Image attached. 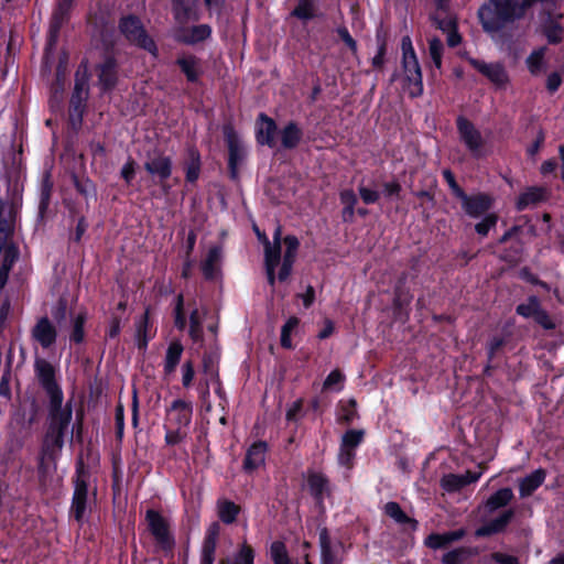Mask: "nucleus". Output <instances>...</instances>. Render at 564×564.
<instances>
[{
	"instance_id": "5701e85b",
	"label": "nucleus",
	"mask_w": 564,
	"mask_h": 564,
	"mask_svg": "<svg viewBox=\"0 0 564 564\" xmlns=\"http://www.w3.org/2000/svg\"><path fill=\"white\" fill-rule=\"evenodd\" d=\"M514 517L516 510L513 508L505 509L496 518L477 528L474 534L477 539H480L503 533Z\"/></svg>"
},
{
	"instance_id": "e433bc0d",
	"label": "nucleus",
	"mask_w": 564,
	"mask_h": 564,
	"mask_svg": "<svg viewBox=\"0 0 564 564\" xmlns=\"http://www.w3.org/2000/svg\"><path fill=\"white\" fill-rule=\"evenodd\" d=\"M546 478V470L538 468L531 474L527 475L519 481V494L521 498H527L543 485Z\"/></svg>"
},
{
	"instance_id": "a18cd8bd",
	"label": "nucleus",
	"mask_w": 564,
	"mask_h": 564,
	"mask_svg": "<svg viewBox=\"0 0 564 564\" xmlns=\"http://www.w3.org/2000/svg\"><path fill=\"white\" fill-rule=\"evenodd\" d=\"M546 47L542 46L533 50L525 59V65L531 75L538 76L545 68Z\"/></svg>"
},
{
	"instance_id": "c9c22d12",
	"label": "nucleus",
	"mask_w": 564,
	"mask_h": 564,
	"mask_svg": "<svg viewBox=\"0 0 564 564\" xmlns=\"http://www.w3.org/2000/svg\"><path fill=\"white\" fill-rule=\"evenodd\" d=\"M303 134L304 132L296 121H288L280 130L281 147L284 150H293L297 148L303 139Z\"/></svg>"
},
{
	"instance_id": "6e6d98bb",
	"label": "nucleus",
	"mask_w": 564,
	"mask_h": 564,
	"mask_svg": "<svg viewBox=\"0 0 564 564\" xmlns=\"http://www.w3.org/2000/svg\"><path fill=\"white\" fill-rule=\"evenodd\" d=\"M541 302L536 295H530L525 303H520L516 307V313L524 318H533L540 308Z\"/></svg>"
},
{
	"instance_id": "1a4fd4ad",
	"label": "nucleus",
	"mask_w": 564,
	"mask_h": 564,
	"mask_svg": "<svg viewBox=\"0 0 564 564\" xmlns=\"http://www.w3.org/2000/svg\"><path fill=\"white\" fill-rule=\"evenodd\" d=\"M456 128L459 140L465 144L471 156L476 160L482 159L486 154L484 152L485 140L481 132L464 116L456 118Z\"/></svg>"
},
{
	"instance_id": "39448f33",
	"label": "nucleus",
	"mask_w": 564,
	"mask_h": 564,
	"mask_svg": "<svg viewBox=\"0 0 564 564\" xmlns=\"http://www.w3.org/2000/svg\"><path fill=\"white\" fill-rule=\"evenodd\" d=\"M145 521L156 546L165 553L173 552L175 547V536L171 530L170 521L160 511L154 509L147 510Z\"/></svg>"
},
{
	"instance_id": "603ef678",
	"label": "nucleus",
	"mask_w": 564,
	"mask_h": 564,
	"mask_svg": "<svg viewBox=\"0 0 564 564\" xmlns=\"http://www.w3.org/2000/svg\"><path fill=\"white\" fill-rule=\"evenodd\" d=\"M270 557L273 564H292L286 545L283 541H273L270 545Z\"/></svg>"
},
{
	"instance_id": "774afa93",
	"label": "nucleus",
	"mask_w": 564,
	"mask_h": 564,
	"mask_svg": "<svg viewBox=\"0 0 564 564\" xmlns=\"http://www.w3.org/2000/svg\"><path fill=\"white\" fill-rule=\"evenodd\" d=\"M336 33L338 37L345 43V45L350 50V52L356 54L358 51V45L356 40L350 35L348 29L345 25L338 26L336 29Z\"/></svg>"
},
{
	"instance_id": "052dcab7",
	"label": "nucleus",
	"mask_w": 564,
	"mask_h": 564,
	"mask_svg": "<svg viewBox=\"0 0 564 564\" xmlns=\"http://www.w3.org/2000/svg\"><path fill=\"white\" fill-rule=\"evenodd\" d=\"M364 436V430L350 429L344 433L340 446L355 451L362 443Z\"/></svg>"
},
{
	"instance_id": "c85d7f7f",
	"label": "nucleus",
	"mask_w": 564,
	"mask_h": 564,
	"mask_svg": "<svg viewBox=\"0 0 564 564\" xmlns=\"http://www.w3.org/2000/svg\"><path fill=\"white\" fill-rule=\"evenodd\" d=\"M183 170L185 172V181L188 184H195L202 171V156L195 145L186 148L185 159L183 161Z\"/></svg>"
},
{
	"instance_id": "473e14b6",
	"label": "nucleus",
	"mask_w": 564,
	"mask_h": 564,
	"mask_svg": "<svg viewBox=\"0 0 564 564\" xmlns=\"http://www.w3.org/2000/svg\"><path fill=\"white\" fill-rule=\"evenodd\" d=\"M514 499L513 490L510 487H502L491 494L484 502L485 513L492 514L496 511L508 507Z\"/></svg>"
},
{
	"instance_id": "a211bd4d",
	"label": "nucleus",
	"mask_w": 564,
	"mask_h": 564,
	"mask_svg": "<svg viewBox=\"0 0 564 564\" xmlns=\"http://www.w3.org/2000/svg\"><path fill=\"white\" fill-rule=\"evenodd\" d=\"M466 61L469 65L484 75L496 86L502 87L508 80V74L501 63H486L485 61L467 56Z\"/></svg>"
},
{
	"instance_id": "4be33fe9",
	"label": "nucleus",
	"mask_w": 564,
	"mask_h": 564,
	"mask_svg": "<svg viewBox=\"0 0 564 564\" xmlns=\"http://www.w3.org/2000/svg\"><path fill=\"white\" fill-rule=\"evenodd\" d=\"M171 11L178 24L198 22L202 18L198 0H171Z\"/></svg>"
},
{
	"instance_id": "13d9d810",
	"label": "nucleus",
	"mask_w": 564,
	"mask_h": 564,
	"mask_svg": "<svg viewBox=\"0 0 564 564\" xmlns=\"http://www.w3.org/2000/svg\"><path fill=\"white\" fill-rule=\"evenodd\" d=\"M254 549L243 541L239 544L238 550L234 555V564H252L254 563Z\"/></svg>"
},
{
	"instance_id": "5fc2aeb1",
	"label": "nucleus",
	"mask_w": 564,
	"mask_h": 564,
	"mask_svg": "<svg viewBox=\"0 0 564 564\" xmlns=\"http://www.w3.org/2000/svg\"><path fill=\"white\" fill-rule=\"evenodd\" d=\"M76 225L69 229L68 242L79 245L83 240L84 235L88 230L89 223L85 215H80L75 220Z\"/></svg>"
},
{
	"instance_id": "4c0bfd02",
	"label": "nucleus",
	"mask_w": 564,
	"mask_h": 564,
	"mask_svg": "<svg viewBox=\"0 0 564 564\" xmlns=\"http://www.w3.org/2000/svg\"><path fill=\"white\" fill-rule=\"evenodd\" d=\"M89 64L87 58H83L77 66L74 76V88L73 94L84 95L89 97Z\"/></svg>"
},
{
	"instance_id": "a878e982",
	"label": "nucleus",
	"mask_w": 564,
	"mask_h": 564,
	"mask_svg": "<svg viewBox=\"0 0 564 564\" xmlns=\"http://www.w3.org/2000/svg\"><path fill=\"white\" fill-rule=\"evenodd\" d=\"M268 443L264 441L253 442L246 451L242 462V470L251 475L265 464Z\"/></svg>"
},
{
	"instance_id": "e2e57ef3",
	"label": "nucleus",
	"mask_w": 564,
	"mask_h": 564,
	"mask_svg": "<svg viewBox=\"0 0 564 564\" xmlns=\"http://www.w3.org/2000/svg\"><path fill=\"white\" fill-rule=\"evenodd\" d=\"M444 45L443 42L438 37H432L429 40V54L437 69L442 68V58H443Z\"/></svg>"
},
{
	"instance_id": "cd10ccee",
	"label": "nucleus",
	"mask_w": 564,
	"mask_h": 564,
	"mask_svg": "<svg viewBox=\"0 0 564 564\" xmlns=\"http://www.w3.org/2000/svg\"><path fill=\"white\" fill-rule=\"evenodd\" d=\"M221 253L223 250L219 246H213L209 248L205 260L200 264V270L206 281L212 282L221 278V268L219 264Z\"/></svg>"
},
{
	"instance_id": "bb28decb",
	"label": "nucleus",
	"mask_w": 564,
	"mask_h": 564,
	"mask_svg": "<svg viewBox=\"0 0 564 564\" xmlns=\"http://www.w3.org/2000/svg\"><path fill=\"white\" fill-rule=\"evenodd\" d=\"M409 273L403 271L398 276L393 290V310L395 314H400L406 310L413 300L411 289L408 286Z\"/></svg>"
},
{
	"instance_id": "4d7b16f0",
	"label": "nucleus",
	"mask_w": 564,
	"mask_h": 564,
	"mask_svg": "<svg viewBox=\"0 0 564 564\" xmlns=\"http://www.w3.org/2000/svg\"><path fill=\"white\" fill-rule=\"evenodd\" d=\"M481 217V220L475 225V231L480 237H487L489 231L497 226L499 216L497 213H488Z\"/></svg>"
},
{
	"instance_id": "412c9836",
	"label": "nucleus",
	"mask_w": 564,
	"mask_h": 564,
	"mask_svg": "<svg viewBox=\"0 0 564 564\" xmlns=\"http://www.w3.org/2000/svg\"><path fill=\"white\" fill-rule=\"evenodd\" d=\"M278 124L275 120L264 112H260L256 119V141L259 145H267L271 149L276 147L275 134Z\"/></svg>"
},
{
	"instance_id": "2f4dec72",
	"label": "nucleus",
	"mask_w": 564,
	"mask_h": 564,
	"mask_svg": "<svg viewBox=\"0 0 564 564\" xmlns=\"http://www.w3.org/2000/svg\"><path fill=\"white\" fill-rule=\"evenodd\" d=\"M64 444H65L64 436L45 432L42 448H41V457H40L39 468L41 469L43 467L44 459H48L50 462H55L58 457V454L63 449Z\"/></svg>"
},
{
	"instance_id": "f704fd0d",
	"label": "nucleus",
	"mask_w": 564,
	"mask_h": 564,
	"mask_svg": "<svg viewBox=\"0 0 564 564\" xmlns=\"http://www.w3.org/2000/svg\"><path fill=\"white\" fill-rule=\"evenodd\" d=\"M383 513L404 529L416 531L419 528V521L409 517L395 501L387 502L383 507Z\"/></svg>"
},
{
	"instance_id": "f3484780",
	"label": "nucleus",
	"mask_w": 564,
	"mask_h": 564,
	"mask_svg": "<svg viewBox=\"0 0 564 564\" xmlns=\"http://www.w3.org/2000/svg\"><path fill=\"white\" fill-rule=\"evenodd\" d=\"M174 64L185 76L188 84L197 85L202 83L204 69L202 66V59L198 56L192 53H183L177 55Z\"/></svg>"
},
{
	"instance_id": "69168bd1",
	"label": "nucleus",
	"mask_w": 564,
	"mask_h": 564,
	"mask_svg": "<svg viewBox=\"0 0 564 564\" xmlns=\"http://www.w3.org/2000/svg\"><path fill=\"white\" fill-rule=\"evenodd\" d=\"M424 544L433 550L446 549L452 544L447 532L444 533H431L426 536Z\"/></svg>"
},
{
	"instance_id": "7ed1b4c3",
	"label": "nucleus",
	"mask_w": 564,
	"mask_h": 564,
	"mask_svg": "<svg viewBox=\"0 0 564 564\" xmlns=\"http://www.w3.org/2000/svg\"><path fill=\"white\" fill-rule=\"evenodd\" d=\"M118 30L131 45L148 52L154 58L159 57L158 44L138 15L130 13L121 17Z\"/></svg>"
},
{
	"instance_id": "864d4df0",
	"label": "nucleus",
	"mask_w": 564,
	"mask_h": 564,
	"mask_svg": "<svg viewBox=\"0 0 564 564\" xmlns=\"http://www.w3.org/2000/svg\"><path fill=\"white\" fill-rule=\"evenodd\" d=\"M264 240V267L278 268L281 262V246H272L268 237Z\"/></svg>"
},
{
	"instance_id": "3c124183",
	"label": "nucleus",
	"mask_w": 564,
	"mask_h": 564,
	"mask_svg": "<svg viewBox=\"0 0 564 564\" xmlns=\"http://www.w3.org/2000/svg\"><path fill=\"white\" fill-rule=\"evenodd\" d=\"M471 556V551L467 546H459L443 554L442 564H464Z\"/></svg>"
},
{
	"instance_id": "2eb2a0df",
	"label": "nucleus",
	"mask_w": 564,
	"mask_h": 564,
	"mask_svg": "<svg viewBox=\"0 0 564 564\" xmlns=\"http://www.w3.org/2000/svg\"><path fill=\"white\" fill-rule=\"evenodd\" d=\"M213 29L209 24H195L192 26L177 28L174 33V40L178 44L195 46L212 37Z\"/></svg>"
},
{
	"instance_id": "7c9ffc66",
	"label": "nucleus",
	"mask_w": 564,
	"mask_h": 564,
	"mask_svg": "<svg viewBox=\"0 0 564 564\" xmlns=\"http://www.w3.org/2000/svg\"><path fill=\"white\" fill-rule=\"evenodd\" d=\"M88 98V96L76 95L73 93L70 95L68 106V126L74 132L79 131L83 126Z\"/></svg>"
},
{
	"instance_id": "bf43d9fd",
	"label": "nucleus",
	"mask_w": 564,
	"mask_h": 564,
	"mask_svg": "<svg viewBox=\"0 0 564 564\" xmlns=\"http://www.w3.org/2000/svg\"><path fill=\"white\" fill-rule=\"evenodd\" d=\"M299 324L300 318L296 316H291L282 326L280 343L283 348L291 349L293 347L291 334L299 326Z\"/></svg>"
},
{
	"instance_id": "c03bdc74",
	"label": "nucleus",
	"mask_w": 564,
	"mask_h": 564,
	"mask_svg": "<svg viewBox=\"0 0 564 564\" xmlns=\"http://www.w3.org/2000/svg\"><path fill=\"white\" fill-rule=\"evenodd\" d=\"M377 53L372 57L371 64L375 69H382L386 63L388 50V33L383 30L376 32Z\"/></svg>"
},
{
	"instance_id": "dca6fc26",
	"label": "nucleus",
	"mask_w": 564,
	"mask_h": 564,
	"mask_svg": "<svg viewBox=\"0 0 564 564\" xmlns=\"http://www.w3.org/2000/svg\"><path fill=\"white\" fill-rule=\"evenodd\" d=\"M306 481L308 492L315 505L324 509L325 498L332 495L329 478L321 471L308 470Z\"/></svg>"
},
{
	"instance_id": "20e7f679",
	"label": "nucleus",
	"mask_w": 564,
	"mask_h": 564,
	"mask_svg": "<svg viewBox=\"0 0 564 564\" xmlns=\"http://www.w3.org/2000/svg\"><path fill=\"white\" fill-rule=\"evenodd\" d=\"M401 47L402 68L404 72V80L409 86V95L411 98H417L423 94V78L421 66L409 36L402 39Z\"/></svg>"
},
{
	"instance_id": "f257e3e1",
	"label": "nucleus",
	"mask_w": 564,
	"mask_h": 564,
	"mask_svg": "<svg viewBox=\"0 0 564 564\" xmlns=\"http://www.w3.org/2000/svg\"><path fill=\"white\" fill-rule=\"evenodd\" d=\"M478 19L486 33H497L519 20L516 0H487L478 9Z\"/></svg>"
},
{
	"instance_id": "423d86ee",
	"label": "nucleus",
	"mask_w": 564,
	"mask_h": 564,
	"mask_svg": "<svg viewBox=\"0 0 564 564\" xmlns=\"http://www.w3.org/2000/svg\"><path fill=\"white\" fill-rule=\"evenodd\" d=\"M223 134L228 150V176L231 181H238L239 167L247 158V149L230 122L223 126Z\"/></svg>"
},
{
	"instance_id": "37998d69",
	"label": "nucleus",
	"mask_w": 564,
	"mask_h": 564,
	"mask_svg": "<svg viewBox=\"0 0 564 564\" xmlns=\"http://www.w3.org/2000/svg\"><path fill=\"white\" fill-rule=\"evenodd\" d=\"M319 546L322 564H338V560L332 550L330 535L326 527L319 529Z\"/></svg>"
},
{
	"instance_id": "6ab92c4d",
	"label": "nucleus",
	"mask_w": 564,
	"mask_h": 564,
	"mask_svg": "<svg viewBox=\"0 0 564 564\" xmlns=\"http://www.w3.org/2000/svg\"><path fill=\"white\" fill-rule=\"evenodd\" d=\"M192 415V402L182 399L174 400L166 410L167 424L177 430L187 427L191 424Z\"/></svg>"
},
{
	"instance_id": "aec40b11",
	"label": "nucleus",
	"mask_w": 564,
	"mask_h": 564,
	"mask_svg": "<svg viewBox=\"0 0 564 564\" xmlns=\"http://www.w3.org/2000/svg\"><path fill=\"white\" fill-rule=\"evenodd\" d=\"M508 344V337L505 335H492L486 344L487 364L484 367V376L490 377L492 371L500 366V358Z\"/></svg>"
},
{
	"instance_id": "9b49d317",
	"label": "nucleus",
	"mask_w": 564,
	"mask_h": 564,
	"mask_svg": "<svg viewBox=\"0 0 564 564\" xmlns=\"http://www.w3.org/2000/svg\"><path fill=\"white\" fill-rule=\"evenodd\" d=\"M562 13H556L552 8H542L539 12L540 32L551 45H557L563 41L564 29L561 23Z\"/></svg>"
},
{
	"instance_id": "49530a36",
	"label": "nucleus",
	"mask_w": 564,
	"mask_h": 564,
	"mask_svg": "<svg viewBox=\"0 0 564 564\" xmlns=\"http://www.w3.org/2000/svg\"><path fill=\"white\" fill-rule=\"evenodd\" d=\"M315 0H297V4L291 11V17L301 21H311L317 17Z\"/></svg>"
},
{
	"instance_id": "680f3d73",
	"label": "nucleus",
	"mask_w": 564,
	"mask_h": 564,
	"mask_svg": "<svg viewBox=\"0 0 564 564\" xmlns=\"http://www.w3.org/2000/svg\"><path fill=\"white\" fill-rule=\"evenodd\" d=\"M149 327V310L144 312L141 321L137 325V347L139 350H145L148 347L149 338L147 336Z\"/></svg>"
},
{
	"instance_id": "b1692460",
	"label": "nucleus",
	"mask_w": 564,
	"mask_h": 564,
	"mask_svg": "<svg viewBox=\"0 0 564 564\" xmlns=\"http://www.w3.org/2000/svg\"><path fill=\"white\" fill-rule=\"evenodd\" d=\"M31 336L43 349H48L56 343L57 329L47 316H42L32 327Z\"/></svg>"
},
{
	"instance_id": "338daca9",
	"label": "nucleus",
	"mask_w": 564,
	"mask_h": 564,
	"mask_svg": "<svg viewBox=\"0 0 564 564\" xmlns=\"http://www.w3.org/2000/svg\"><path fill=\"white\" fill-rule=\"evenodd\" d=\"M443 178L447 183L451 193L454 197L458 198L465 191L463 187L457 183L455 174L449 169H444L442 171Z\"/></svg>"
},
{
	"instance_id": "ea45409f",
	"label": "nucleus",
	"mask_w": 564,
	"mask_h": 564,
	"mask_svg": "<svg viewBox=\"0 0 564 564\" xmlns=\"http://www.w3.org/2000/svg\"><path fill=\"white\" fill-rule=\"evenodd\" d=\"M19 251L13 245L7 246L3 250V258L0 265V291L8 283L10 271L18 260Z\"/></svg>"
},
{
	"instance_id": "f8f14e48",
	"label": "nucleus",
	"mask_w": 564,
	"mask_h": 564,
	"mask_svg": "<svg viewBox=\"0 0 564 564\" xmlns=\"http://www.w3.org/2000/svg\"><path fill=\"white\" fill-rule=\"evenodd\" d=\"M34 371L40 386L48 397V401L64 398L63 390L56 380L55 368L50 361L37 358L34 362Z\"/></svg>"
},
{
	"instance_id": "72a5a7b5",
	"label": "nucleus",
	"mask_w": 564,
	"mask_h": 564,
	"mask_svg": "<svg viewBox=\"0 0 564 564\" xmlns=\"http://www.w3.org/2000/svg\"><path fill=\"white\" fill-rule=\"evenodd\" d=\"M547 191L540 186H530L522 192L516 200V209L523 212L531 206H536L540 203L547 200Z\"/></svg>"
},
{
	"instance_id": "9d476101",
	"label": "nucleus",
	"mask_w": 564,
	"mask_h": 564,
	"mask_svg": "<svg viewBox=\"0 0 564 564\" xmlns=\"http://www.w3.org/2000/svg\"><path fill=\"white\" fill-rule=\"evenodd\" d=\"M147 173L158 178L156 184L165 187V182L171 177L173 171V161L162 150L155 148L147 153V160L143 163Z\"/></svg>"
},
{
	"instance_id": "393cba45",
	"label": "nucleus",
	"mask_w": 564,
	"mask_h": 564,
	"mask_svg": "<svg viewBox=\"0 0 564 564\" xmlns=\"http://www.w3.org/2000/svg\"><path fill=\"white\" fill-rule=\"evenodd\" d=\"M88 506V484L85 480L74 481V492L70 503V516L83 524Z\"/></svg>"
},
{
	"instance_id": "f03ea898",
	"label": "nucleus",
	"mask_w": 564,
	"mask_h": 564,
	"mask_svg": "<svg viewBox=\"0 0 564 564\" xmlns=\"http://www.w3.org/2000/svg\"><path fill=\"white\" fill-rule=\"evenodd\" d=\"M173 324L174 327L183 332L188 324V336L195 343L203 340L204 328H203V315L197 307V301L191 299L185 302L184 294L178 293L173 303Z\"/></svg>"
},
{
	"instance_id": "de8ad7c7",
	"label": "nucleus",
	"mask_w": 564,
	"mask_h": 564,
	"mask_svg": "<svg viewBox=\"0 0 564 564\" xmlns=\"http://www.w3.org/2000/svg\"><path fill=\"white\" fill-rule=\"evenodd\" d=\"M53 192V183L50 178V175L47 174L41 185V193H40V203H39V217L44 218L50 204H51V197Z\"/></svg>"
},
{
	"instance_id": "4468645a",
	"label": "nucleus",
	"mask_w": 564,
	"mask_h": 564,
	"mask_svg": "<svg viewBox=\"0 0 564 564\" xmlns=\"http://www.w3.org/2000/svg\"><path fill=\"white\" fill-rule=\"evenodd\" d=\"M98 87L101 93L112 91L119 82V64L113 54H106L96 67Z\"/></svg>"
},
{
	"instance_id": "58836bf2",
	"label": "nucleus",
	"mask_w": 564,
	"mask_h": 564,
	"mask_svg": "<svg viewBox=\"0 0 564 564\" xmlns=\"http://www.w3.org/2000/svg\"><path fill=\"white\" fill-rule=\"evenodd\" d=\"M183 351H184V347L180 340L174 339L169 344V347H167L166 354H165L164 368H163L164 373L166 376L172 375L176 370V368L181 361Z\"/></svg>"
},
{
	"instance_id": "09e8293b",
	"label": "nucleus",
	"mask_w": 564,
	"mask_h": 564,
	"mask_svg": "<svg viewBox=\"0 0 564 564\" xmlns=\"http://www.w3.org/2000/svg\"><path fill=\"white\" fill-rule=\"evenodd\" d=\"M87 321V313L79 312L73 319L72 323V332L69 335V339L72 343L79 345L85 340V324Z\"/></svg>"
},
{
	"instance_id": "ddd939ff",
	"label": "nucleus",
	"mask_w": 564,
	"mask_h": 564,
	"mask_svg": "<svg viewBox=\"0 0 564 564\" xmlns=\"http://www.w3.org/2000/svg\"><path fill=\"white\" fill-rule=\"evenodd\" d=\"M457 199L460 200L462 209L464 213L474 219L480 218L482 215L488 214L495 204L494 196L485 192H478L473 195H468L466 192H464Z\"/></svg>"
},
{
	"instance_id": "79ce46f5",
	"label": "nucleus",
	"mask_w": 564,
	"mask_h": 564,
	"mask_svg": "<svg viewBox=\"0 0 564 564\" xmlns=\"http://www.w3.org/2000/svg\"><path fill=\"white\" fill-rule=\"evenodd\" d=\"M70 180L77 193L87 202L89 198H97V186L88 176L72 173Z\"/></svg>"
},
{
	"instance_id": "6e6552de",
	"label": "nucleus",
	"mask_w": 564,
	"mask_h": 564,
	"mask_svg": "<svg viewBox=\"0 0 564 564\" xmlns=\"http://www.w3.org/2000/svg\"><path fill=\"white\" fill-rule=\"evenodd\" d=\"M64 398L48 401L47 429L46 432L66 436L73 419L72 401L63 405Z\"/></svg>"
},
{
	"instance_id": "0e129e2a",
	"label": "nucleus",
	"mask_w": 564,
	"mask_h": 564,
	"mask_svg": "<svg viewBox=\"0 0 564 564\" xmlns=\"http://www.w3.org/2000/svg\"><path fill=\"white\" fill-rule=\"evenodd\" d=\"M431 21L435 28L441 30L443 33H447L453 29H457L458 25L457 19L455 17H442L438 13L431 14Z\"/></svg>"
},
{
	"instance_id": "a19ab883",
	"label": "nucleus",
	"mask_w": 564,
	"mask_h": 564,
	"mask_svg": "<svg viewBox=\"0 0 564 564\" xmlns=\"http://www.w3.org/2000/svg\"><path fill=\"white\" fill-rule=\"evenodd\" d=\"M241 511L239 505L228 499H219L217 501V514L219 520L225 524H232Z\"/></svg>"
},
{
	"instance_id": "c756f323",
	"label": "nucleus",
	"mask_w": 564,
	"mask_h": 564,
	"mask_svg": "<svg viewBox=\"0 0 564 564\" xmlns=\"http://www.w3.org/2000/svg\"><path fill=\"white\" fill-rule=\"evenodd\" d=\"M480 471L466 470L465 474H448L442 478L441 485L448 492H456L478 481Z\"/></svg>"
},
{
	"instance_id": "0eeeda50",
	"label": "nucleus",
	"mask_w": 564,
	"mask_h": 564,
	"mask_svg": "<svg viewBox=\"0 0 564 564\" xmlns=\"http://www.w3.org/2000/svg\"><path fill=\"white\" fill-rule=\"evenodd\" d=\"M75 0H56L48 24V32L45 45V56L55 48L62 28L67 24L72 17Z\"/></svg>"
},
{
	"instance_id": "8fccbe9b",
	"label": "nucleus",
	"mask_w": 564,
	"mask_h": 564,
	"mask_svg": "<svg viewBox=\"0 0 564 564\" xmlns=\"http://www.w3.org/2000/svg\"><path fill=\"white\" fill-rule=\"evenodd\" d=\"M357 402L355 399H349L346 402H339L338 422L340 424L349 425L357 417Z\"/></svg>"
}]
</instances>
